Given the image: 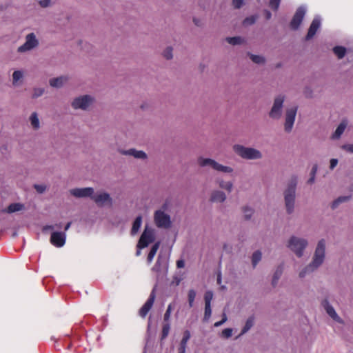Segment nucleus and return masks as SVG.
Here are the masks:
<instances>
[{
	"mask_svg": "<svg viewBox=\"0 0 353 353\" xmlns=\"http://www.w3.org/2000/svg\"><path fill=\"white\" fill-rule=\"evenodd\" d=\"M296 185L297 178L292 176L283 193L286 212L289 214H292L294 210Z\"/></svg>",
	"mask_w": 353,
	"mask_h": 353,
	"instance_id": "f257e3e1",
	"label": "nucleus"
},
{
	"mask_svg": "<svg viewBox=\"0 0 353 353\" xmlns=\"http://www.w3.org/2000/svg\"><path fill=\"white\" fill-rule=\"evenodd\" d=\"M233 150L237 155L246 160H258L263 157L260 150L254 148L245 147L239 144L234 145Z\"/></svg>",
	"mask_w": 353,
	"mask_h": 353,
	"instance_id": "f03ea898",
	"label": "nucleus"
},
{
	"mask_svg": "<svg viewBox=\"0 0 353 353\" xmlns=\"http://www.w3.org/2000/svg\"><path fill=\"white\" fill-rule=\"evenodd\" d=\"M307 245L308 241L306 239L296 236H292L287 245L288 248L299 258L303 255L304 250Z\"/></svg>",
	"mask_w": 353,
	"mask_h": 353,
	"instance_id": "7ed1b4c3",
	"label": "nucleus"
},
{
	"mask_svg": "<svg viewBox=\"0 0 353 353\" xmlns=\"http://www.w3.org/2000/svg\"><path fill=\"white\" fill-rule=\"evenodd\" d=\"M198 163L201 167H206L210 166L213 170L221 172L223 173H232L233 172L234 170L230 166H226L223 165L218 162H216L215 160L210 158H203V157H199L198 159Z\"/></svg>",
	"mask_w": 353,
	"mask_h": 353,
	"instance_id": "20e7f679",
	"label": "nucleus"
},
{
	"mask_svg": "<svg viewBox=\"0 0 353 353\" xmlns=\"http://www.w3.org/2000/svg\"><path fill=\"white\" fill-rule=\"evenodd\" d=\"M325 239L319 241L311 261L314 268H318L323 264L325 257Z\"/></svg>",
	"mask_w": 353,
	"mask_h": 353,
	"instance_id": "39448f33",
	"label": "nucleus"
},
{
	"mask_svg": "<svg viewBox=\"0 0 353 353\" xmlns=\"http://www.w3.org/2000/svg\"><path fill=\"white\" fill-rule=\"evenodd\" d=\"M154 221L157 228H169L172 225L170 216L163 210H157L154 214Z\"/></svg>",
	"mask_w": 353,
	"mask_h": 353,
	"instance_id": "423d86ee",
	"label": "nucleus"
},
{
	"mask_svg": "<svg viewBox=\"0 0 353 353\" xmlns=\"http://www.w3.org/2000/svg\"><path fill=\"white\" fill-rule=\"evenodd\" d=\"M39 40L34 33L31 32L26 36L25 43L18 48L17 51L20 53L26 52L33 50L39 46Z\"/></svg>",
	"mask_w": 353,
	"mask_h": 353,
	"instance_id": "0eeeda50",
	"label": "nucleus"
},
{
	"mask_svg": "<svg viewBox=\"0 0 353 353\" xmlns=\"http://www.w3.org/2000/svg\"><path fill=\"white\" fill-rule=\"evenodd\" d=\"M155 239L154 231L153 229L146 226L143 232L142 233L137 248L143 249L146 248L150 243H152Z\"/></svg>",
	"mask_w": 353,
	"mask_h": 353,
	"instance_id": "6e6552de",
	"label": "nucleus"
},
{
	"mask_svg": "<svg viewBox=\"0 0 353 353\" xmlns=\"http://www.w3.org/2000/svg\"><path fill=\"white\" fill-rule=\"evenodd\" d=\"M94 98L90 95H83L75 98L72 102V107L75 109L86 110L93 103Z\"/></svg>",
	"mask_w": 353,
	"mask_h": 353,
	"instance_id": "1a4fd4ad",
	"label": "nucleus"
},
{
	"mask_svg": "<svg viewBox=\"0 0 353 353\" xmlns=\"http://www.w3.org/2000/svg\"><path fill=\"white\" fill-rule=\"evenodd\" d=\"M284 100L285 97L283 95H279L275 98L274 104L269 113L270 117L274 119H278L281 117Z\"/></svg>",
	"mask_w": 353,
	"mask_h": 353,
	"instance_id": "9d476101",
	"label": "nucleus"
},
{
	"mask_svg": "<svg viewBox=\"0 0 353 353\" xmlns=\"http://www.w3.org/2000/svg\"><path fill=\"white\" fill-rule=\"evenodd\" d=\"M306 12V7L304 6H300L296 11L291 22L290 27L292 30H297L300 26Z\"/></svg>",
	"mask_w": 353,
	"mask_h": 353,
	"instance_id": "9b49d317",
	"label": "nucleus"
},
{
	"mask_svg": "<svg viewBox=\"0 0 353 353\" xmlns=\"http://www.w3.org/2000/svg\"><path fill=\"white\" fill-rule=\"evenodd\" d=\"M297 108L296 107H292L290 108H288L286 110L285 114V130L288 132H290L293 127L295 117L296 114Z\"/></svg>",
	"mask_w": 353,
	"mask_h": 353,
	"instance_id": "f8f14e48",
	"label": "nucleus"
},
{
	"mask_svg": "<svg viewBox=\"0 0 353 353\" xmlns=\"http://www.w3.org/2000/svg\"><path fill=\"white\" fill-rule=\"evenodd\" d=\"M92 199L99 206H103L105 205H112V199L110 194L106 192H97L96 194L93 193Z\"/></svg>",
	"mask_w": 353,
	"mask_h": 353,
	"instance_id": "ddd939ff",
	"label": "nucleus"
},
{
	"mask_svg": "<svg viewBox=\"0 0 353 353\" xmlns=\"http://www.w3.org/2000/svg\"><path fill=\"white\" fill-rule=\"evenodd\" d=\"M66 234L65 232H53L50 236V243L57 248H61L65 243Z\"/></svg>",
	"mask_w": 353,
	"mask_h": 353,
	"instance_id": "4468645a",
	"label": "nucleus"
},
{
	"mask_svg": "<svg viewBox=\"0 0 353 353\" xmlns=\"http://www.w3.org/2000/svg\"><path fill=\"white\" fill-rule=\"evenodd\" d=\"M155 297V290L153 289L150 294L149 298L139 311V314L141 317L145 318L147 316L148 313L151 310L154 304Z\"/></svg>",
	"mask_w": 353,
	"mask_h": 353,
	"instance_id": "2eb2a0df",
	"label": "nucleus"
},
{
	"mask_svg": "<svg viewBox=\"0 0 353 353\" xmlns=\"http://www.w3.org/2000/svg\"><path fill=\"white\" fill-rule=\"evenodd\" d=\"M70 194L77 198L90 197L94 193L92 188H74L70 190Z\"/></svg>",
	"mask_w": 353,
	"mask_h": 353,
	"instance_id": "dca6fc26",
	"label": "nucleus"
},
{
	"mask_svg": "<svg viewBox=\"0 0 353 353\" xmlns=\"http://www.w3.org/2000/svg\"><path fill=\"white\" fill-rule=\"evenodd\" d=\"M321 18L319 16H316L312 21V23L309 28L307 34L306 35V39H311L316 33L317 30L321 26Z\"/></svg>",
	"mask_w": 353,
	"mask_h": 353,
	"instance_id": "f3484780",
	"label": "nucleus"
},
{
	"mask_svg": "<svg viewBox=\"0 0 353 353\" xmlns=\"http://www.w3.org/2000/svg\"><path fill=\"white\" fill-rule=\"evenodd\" d=\"M322 305L325 310L327 314L333 319L334 321L341 323V319L338 316L334 308L330 304L329 301L327 299H325L322 301Z\"/></svg>",
	"mask_w": 353,
	"mask_h": 353,
	"instance_id": "a211bd4d",
	"label": "nucleus"
},
{
	"mask_svg": "<svg viewBox=\"0 0 353 353\" xmlns=\"http://www.w3.org/2000/svg\"><path fill=\"white\" fill-rule=\"evenodd\" d=\"M121 153L124 155H130V156L134 157L136 159H145L147 158V154L145 152H143L142 150H137L135 149L121 150Z\"/></svg>",
	"mask_w": 353,
	"mask_h": 353,
	"instance_id": "6ab92c4d",
	"label": "nucleus"
},
{
	"mask_svg": "<svg viewBox=\"0 0 353 353\" xmlns=\"http://www.w3.org/2000/svg\"><path fill=\"white\" fill-rule=\"evenodd\" d=\"M216 184L221 188L231 192L233 189V183L232 181H226L222 177H217L215 179Z\"/></svg>",
	"mask_w": 353,
	"mask_h": 353,
	"instance_id": "aec40b11",
	"label": "nucleus"
},
{
	"mask_svg": "<svg viewBox=\"0 0 353 353\" xmlns=\"http://www.w3.org/2000/svg\"><path fill=\"white\" fill-rule=\"evenodd\" d=\"M226 194L221 190H214L210 196L212 202L223 203L226 200Z\"/></svg>",
	"mask_w": 353,
	"mask_h": 353,
	"instance_id": "412c9836",
	"label": "nucleus"
},
{
	"mask_svg": "<svg viewBox=\"0 0 353 353\" xmlns=\"http://www.w3.org/2000/svg\"><path fill=\"white\" fill-rule=\"evenodd\" d=\"M347 125V120L343 119L336 128L335 132L332 135V139H339L344 132Z\"/></svg>",
	"mask_w": 353,
	"mask_h": 353,
	"instance_id": "4be33fe9",
	"label": "nucleus"
},
{
	"mask_svg": "<svg viewBox=\"0 0 353 353\" xmlns=\"http://www.w3.org/2000/svg\"><path fill=\"white\" fill-rule=\"evenodd\" d=\"M68 81V78L65 76H61L57 78L50 79L49 83L50 86L56 88L62 87Z\"/></svg>",
	"mask_w": 353,
	"mask_h": 353,
	"instance_id": "5701e85b",
	"label": "nucleus"
},
{
	"mask_svg": "<svg viewBox=\"0 0 353 353\" xmlns=\"http://www.w3.org/2000/svg\"><path fill=\"white\" fill-rule=\"evenodd\" d=\"M29 121L30 122L31 127L34 130H37L40 128V121L37 112H32L29 117Z\"/></svg>",
	"mask_w": 353,
	"mask_h": 353,
	"instance_id": "b1692460",
	"label": "nucleus"
},
{
	"mask_svg": "<svg viewBox=\"0 0 353 353\" xmlns=\"http://www.w3.org/2000/svg\"><path fill=\"white\" fill-rule=\"evenodd\" d=\"M317 268H314L312 263L305 266L303 269H302L299 272V277L304 278L307 275L311 274L314 271H315Z\"/></svg>",
	"mask_w": 353,
	"mask_h": 353,
	"instance_id": "393cba45",
	"label": "nucleus"
},
{
	"mask_svg": "<svg viewBox=\"0 0 353 353\" xmlns=\"http://www.w3.org/2000/svg\"><path fill=\"white\" fill-rule=\"evenodd\" d=\"M142 224V216H138L133 222L131 234L135 235L139 230Z\"/></svg>",
	"mask_w": 353,
	"mask_h": 353,
	"instance_id": "a878e982",
	"label": "nucleus"
},
{
	"mask_svg": "<svg viewBox=\"0 0 353 353\" xmlns=\"http://www.w3.org/2000/svg\"><path fill=\"white\" fill-rule=\"evenodd\" d=\"M283 270V265L282 264L279 265L276 268V269L274 273L273 278H272V285L274 286L276 285V283H278V281L279 280L281 276L282 275Z\"/></svg>",
	"mask_w": 353,
	"mask_h": 353,
	"instance_id": "bb28decb",
	"label": "nucleus"
},
{
	"mask_svg": "<svg viewBox=\"0 0 353 353\" xmlns=\"http://www.w3.org/2000/svg\"><path fill=\"white\" fill-rule=\"evenodd\" d=\"M23 208V205L19 203H14L10 204L6 210H4L3 212H8V213H13L15 212H18L21 210Z\"/></svg>",
	"mask_w": 353,
	"mask_h": 353,
	"instance_id": "cd10ccee",
	"label": "nucleus"
},
{
	"mask_svg": "<svg viewBox=\"0 0 353 353\" xmlns=\"http://www.w3.org/2000/svg\"><path fill=\"white\" fill-rule=\"evenodd\" d=\"M159 245H160V242L158 241V242H156L152 247L149 254H148V259H147V261L148 262V263H150L154 256L156 255L157 254V252L159 248Z\"/></svg>",
	"mask_w": 353,
	"mask_h": 353,
	"instance_id": "c85d7f7f",
	"label": "nucleus"
},
{
	"mask_svg": "<svg viewBox=\"0 0 353 353\" xmlns=\"http://www.w3.org/2000/svg\"><path fill=\"white\" fill-rule=\"evenodd\" d=\"M254 322V317L253 316L249 317L247 319L245 324L244 327H243L240 335H243V334H245L246 332H248L251 329V327L253 326Z\"/></svg>",
	"mask_w": 353,
	"mask_h": 353,
	"instance_id": "c756f323",
	"label": "nucleus"
},
{
	"mask_svg": "<svg viewBox=\"0 0 353 353\" xmlns=\"http://www.w3.org/2000/svg\"><path fill=\"white\" fill-rule=\"evenodd\" d=\"M333 52L341 59L345 55L346 49L343 46H336L333 48Z\"/></svg>",
	"mask_w": 353,
	"mask_h": 353,
	"instance_id": "7c9ffc66",
	"label": "nucleus"
},
{
	"mask_svg": "<svg viewBox=\"0 0 353 353\" xmlns=\"http://www.w3.org/2000/svg\"><path fill=\"white\" fill-rule=\"evenodd\" d=\"M350 199H351V196L350 195L339 196L335 201H333L332 205V208L333 209H334V208H337V206L340 203L345 202V201H347Z\"/></svg>",
	"mask_w": 353,
	"mask_h": 353,
	"instance_id": "2f4dec72",
	"label": "nucleus"
},
{
	"mask_svg": "<svg viewBox=\"0 0 353 353\" xmlns=\"http://www.w3.org/2000/svg\"><path fill=\"white\" fill-rule=\"evenodd\" d=\"M23 73L21 70H16L12 74V83L17 85L18 82L23 78Z\"/></svg>",
	"mask_w": 353,
	"mask_h": 353,
	"instance_id": "473e14b6",
	"label": "nucleus"
},
{
	"mask_svg": "<svg viewBox=\"0 0 353 353\" xmlns=\"http://www.w3.org/2000/svg\"><path fill=\"white\" fill-rule=\"evenodd\" d=\"M163 266V268H166V263L165 262H162V260L161 259L160 256L158 257V259L155 263V265H154V267L152 268V270L154 271V272H159L161 271V267Z\"/></svg>",
	"mask_w": 353,
	"mask_h": 353,
	"instance_id": "72a5a7b5",
	"label": "nucleus"
},
{
	"mask_svg": "<svg viewBox=\"0 0 353 353\" xmlns=\"http://www.w3.org/2000/svg\"><path fill=\"white\" fill-rule=\"evenodd\" d=\"M190 337H191L190 332L189 330H185L183 332V338L180 343V347H186L187 343H188V341L190 340Z\"/></svg>",
	"mask_w": 353,
	"mask_h": 353,
	"instance_id": "f704fd0d",
	"label": "nucleus"
},
{
	"mask_svg": "<svg viewBox=\"0 0 353 353\" xmlns=\"http://www.w3.org/2000/svg\"><path fill=\"white\" fill-rule=\"evenodd\" d=\"M226 41L231 45L235 46L243 42V39L241 37H228Z\"/></svg>",
	"mask_w": 353,
	"mask_h": 353,
	"instance_id": "c9c22d12",
	"label": "nucleus"
},
{
	"mask_svg": "<svg viewBox=\"0 0 353 353\" xmlns=\"http://www.w3.org/2000/svg\"><path fill=\"white\" fill-rule=\"evenodd\" d=\"M262 256V254L260 251H256L253 253L252 257V263L253 267H255L257 263L261 261Z\"/></svg>",
	"mask_w": 353,
	"mask_h": 353,
	"instance_id": "e433bc0d",
	"label": "nucleus"
},
{
	"mask_svg": "<svg viewBox=\"0 0 353 353\" xmlns=\"http://www.w3.org/2000/svg\"><path fill=\"white\" fill-rule=\"evenodd\" d=\"M250 59L255 63L261 64L265 63V58L261 55L249 54Z\"/></svg>",
	"mask_w": 353,
	"mask_h": 353,
	"instance_id": "4c0bfd02",
	"label": "nucleus"
},
{
	"mask_svg": "<svg viewBox=\"0 0 353 353\" xmlns=\"http://www.w3.org/2000/svg\"><path fill=\"white\" fill-rule=\"evenodd\" d=\"M243 211L245 219H248V220L252 217L253 212H254V210L252 208L248 207V206L244 207L243 209Z\"/></svg>",
	"mask_w": 353,
	"mask_h": 353,
	"instance_id": "58836bf2",
	"label": "nucleus"
},
{
	"mask_svg": "<svg viewBox=\"0 0 353 353\" xmlns=\"http://www.w3.org/2000/svg\"><path fill=\"white\" fill-rule=\"evenodd\" d=\"M212 314V309H211V305H205V312H204V317L203 321H208Z\"/></svg>",
	"mask_w": 353,
	"mask_h": 353,
	"instance_id": "ea45409f",
	"label": "nucleus"
},
{
	"mask_svg": "<svg viewBox=\"0 0 353 353\" xmlns=\"http://www.w3.org/2000/svg\"><path fill=\"white\" fill-rule=\"evenodd\" d=\"M317 170H318L317 165H314L312 167V170H311V172H310V179L307 181L308 183L312 184V183H313L314 182V181H315V176H316Z\"/></svg>",
	"mask_w": 353,
	"mask_h": 353,
	"instance_id": "a19ab883",
	"label": "nucleus"
},
{
	"mask_svg": "<svg viewBox=\"0 0 353 353\" xmlns=\"http://www.w3.org/2000/svg\"><path fill=\"white\" fill-rule=\"evenodd\" d=\"M256 19H257L256 16H254V15L250 16L249 17L245 18L243 20V23L245 26L252 25L256 22Z\"/></svg>",
	"mask_w": 353,
	"mask_h": 353,
	"instance_id": "79ce46f5",
	"label": "nucleus"
},
{
	"mask_svg": "<svg viewBox=\"0 0 353 353\" xmlns=\"http://www.w3.org/2000/svg\"><path fill=\"white\" fill-rule=\"evenodd\" d=\"M196 297V292L194 290H190L188 292V303L190 307L193 306L194 301Z\"/></svg>",
	"mask_w": 353,
	"mask_h": 353,
	"instance_id": "37998d69",
	"label": "nucleus"
},
{
	"mask_svg": "<svg viewBox=\"0 0 353 353\" xmlns=\"http://www.w3.org/2000/svg\"><path fill=\"white\" fill-rule=\"evenodd\" d=\"M170 330V324L168 323H165L163 325L161 339H165L168 336Z\"/></svg>",
	"mask_w": 353,
	"mask_h": 353,
	"instance_id": "c03bdc74",
	"label": "nucleus"
},
{
	"mask_svg": "<svg viewBox=\"0 0 353 353\" xmlns=\"http://www.w3.org/2000/svg\"><path fill=\"white\" fill-rule=\"evenodd\" d=\"M213 299V293L212 291H207L204 296L205 305H211Z\"/></svg>",
	"mask_w": 353,
	"mask_h": 353,
	"instance_id": "a18cd8bd",
	"label": "nucleus"
},
{
	"mask_svg": "<svg viewBox=\"0 0 353 353\" xmlns=\"http://www.w3.org/2000/svg\"><path fill=\"white\" fill-rule=\"evenodd\" d=\"M44 93V89L42 88H36L33 90L32 98L37 99Z\"/></svg>",
	"mask_w": 353,
	"mask_h": 353,
	"instance_id": "49530a36",
	"label": "nucleus"
},
{
	"mask_svg": "<svg viewBox=\"0 0 353 353\" xmlns=\"http://www.w3.org/2000/svg\"><path fill=\"white\" fill-rule=\"evenodd\" d=\"M163 57L167 59H171L173 57L172 55V48L168 47L163 52Z\"/></svg>",
	"mask_w": 353,
	"mask_h": 353,
	"instance_id": "de8ad7c7",
	"label": "nucleus"
},
{
	"mask_svg": "<svg viewBox=\"0 0 353 353\" xmlns=\"http://www.w3.org/2000/svg\"><path fill=\"white\" fill-rule=\"evenodd\" d=\"M280 2L281 0H270L269 6L274 10H277L279 7Z\"/></svg>",
	"mask_w": 353,
	"mask_h": 353,
	"instance_id": "09e8293b",
	"label": "nucleus"
},
{
	"mask_svg": "<svg viewBox=\"0 0 353 353\" xmlns=\"http://www.w3.org/2000/svg\"><path fill=\"white\" fill-rule=\"evenodd\" d=\"M34 187L37 192L40 194L44 192L46 190V185L43 184H35Z\"/></svg>",
	"mask_w": 353,
	"mask_h": 353,
	"instance_id": "8fccbe9b",
	"label": "nucleus"
},
{
	"mask_svg": "<svg viewBox=\"0 0 353 353\" xmlns=\"http://www.w3.org/2000/svg\"><path fill=\"white\" fill-rule=\"evenodd\" d=\"M171 311H172V305L171 304H170L168 306V308L165 311V313L164 314V321H168L169 319H170V314H171Z\"/></svg>",
	"mask_w": 353,
	"mask_h": 353,
	"instance_id": "3c124183",
	"label": "nucleus"
},
{
	"mask_svg": "<svg viewBox=\"0 0 353 353\" xmlns=\"http://www.w3.org/2000/svg\"><path fill=\"white\" fill-rule=\"evenodd\" d=\"M222 334L225 338H230L232 334V329L225 328L222 331Z\"/></svg>",
	"mask_w": 353,
	"mask_h": 353,
	"instance_id": "603ef678",
	"label": "nucleus"
},
{
	"mask_svg": "<svg viewBox=\"0 0 353 353\" xmlns=\"http://www.w3.org/2000/svg\"><path fill=\"white\" fill-rule=\"evenodd\" d=\"M39 4L41 8H48L51 4V0H40Z\"/></svg>",
	"mask_w": 353,
	"mask_h": 353,
	"instance_id": "864d4df0",
	"label": "nucleus"
},
{
	"mask_svg": "<svg viewBox=\"0 0 353 353\" xmlns=\"http://www.w3.org/2000/svg\"><path fill=\"white\" fill-rule=\"evenodd\" d=\"M342 148L349 152L353 153V144H345Z\"/></svg>",
	"mask_w": 353,
	"mask_h": 353,
	"instance_id": "5fc2aeb1",
	"label": "nucleus"
},
{
	"mask_svg": "<svg viewBox=\"0 0 353 353\" xmlns=\"http://www.w3.org/2000/svg\"><path fill=\"white\" fill-rule=\"evenodd\" d=\"M243 3V0H233V5L234 8H239Z\"/></svg>",
	"mask_w": 353,
	"mask_h": 353,
	"instance_id": "6e6d98bb",
	"label": "nucleus"
},
{
	"mask_svg": "<svg viewBox=\"0 0 353 353\" xmlns=\"http://www.w3.org/2000/svg\"><path fill=\"white\" fill-rule=\"evenodd\" d=\"M338 164V160L336 159H332L330 160V168L331 170H333Z\"/></svg>",
	"mask_w": 353,
	"mask_h": 353,
	"instance_id": "4d7b16f0",
	"label": "nucleus"
},
{
	"mask_svg": "<svg viewBox=\"0 0 353 353\" xmlns=\"http://www.w3.org/2000/svg\"><path fill=\"white\" fill-rule=\"evenodd\" d=\"M185 265V263L183 260H179L176 262V266L178 268H182Z\"/></svg>",
	"mask_w": 353,
	"mask_h": 353,
	"instance_id": "13d9d810",
	"label": "nucleus"
},
{
	"mask_svg": "<svg viewBox=\"0 0 353 353\" xmlns=\"http://www.w3.org/2000/svg\"><path fill=\"white\" fill-rule=\"evenodd\" d=\"M265 17L267 19H270L272 17L271 12L268 10H265Z\"/></svg>",
	"mask_w": 353,
	"mask_h": 353,
	"instance_id": "bf43d9fd",
	"label": "nucleus"
},
{
	"mask_svg": "<svg viewBox=\"0 0 353 353\" xmlns=\"http://www.w3.org/2000/svg\"><path fill=\"white\" fill-rule=\"evenodd\" d=\"M54 229V225H46L43 227V230L46 231V230H52Z\"/></svg>",
	"mask_w": 353,
	"mask_h": 353,
	"instance_id": "052dcab7",
	"label": "nucleus"
},
{
	"mask_svg": "<svg viewBox=\"0 0 353 353\" xmlns=\"http://www.w3.org/2000/svg\"><path fill=\"white\" fill-rule=\"evenodd\" d=\"M217 283L221 284V273L219 272L217 276Z\"/></svg>",
	"mask_w": 353,
	"mask_h": 353,
	"instance_id": "680f3d73",
	"label": "nucleus"
},
{
	"mask_svg": "<svg viewBox=\"0 0 353 353\" xmlns=\"http://www.w3.org/2000/svg\"><path fill=\"white\" fill-rule=\"evenodd\" d=\"M186 347H179V353H185Z\"/></svg>",
	"mask_w": 353,
	"mask_h": 353,
	"instance_id": "e2e57ef3",
	"label": "nucleus"
},
{
	"mask_svg": "<svg viewBox=\"0 0 353 353\" xmlns=\"http://www.w3.org/2000/svg\"><path fill=\"white\" fill-rule=\"evenodd\" d=\"M223 324L222 321H217L214 323V327H219Z\"/></svg>",
	"mask_w": 353,
	"mask_h": 353,
	"instance_id": "0e129e2a",
	"label": "nucleus"
},
{
	"mask_svg": "<svg viewBox=\"0 0 353 353\" xmlns=\"http://www.w3.org/2000/svg\"><path fill=\"white\" fill-rule=\"evenodd\" d=\"M70 226H71V222H68V223L65 225V228H64V230H65V231H67V230L70 228Z\"/></svg>",
	"mask_w": 353,
	"mask_h": 353,
	"instance_id": "69168bd1",
	"label": "nucleus"
},
{
	"mask_svg": "<svg viewBox=\"0 0 353 353\" xmlns=\"http://www.w3.org/2000/svg\"><path fill=\"white\" fill-rule=\"evenodd\" d=\"M227 319H227L226 314L224 313V314H223V319H222V320H221V321H223V323H224L225 322H226Z\"/></svg>",
	"mask_w": 353,
	"mask_h": 353,
	"instance_id": "338daca9",
	"label": "nucleus"
},
{
	"mask_svg": "<svg viewBox=\"0 0 353 353\" xmlns=\"http://www.w3.org/2000/svg\"><path fill=\"white\" fill-rule=\"evenodd\" d=\"M141 249H139V248H137V252H136V255L137 256H139L141 254Z\"/></svg>",
	"mask_w": 353,
	"mask_h": 353,
	"instance_id": "774afa93",
	"label": "nucleus"
}]
</instances>
